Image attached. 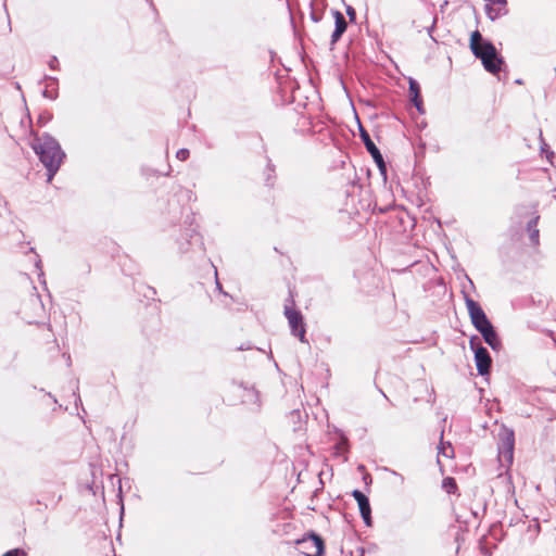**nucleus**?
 I'll list each match as a JSON object with an SVG mask.
<instances>
[{"label":"nucleus","instance_id":"1","mask_svg":"<svg viewBox=\"0 0 556 556\" xmlns=\"http://www.w3.org/2000/svg\"><path fill=\"white\" fill-rule=\"evenodd\" d=\"M31 148L47 169V180L50 182L65 159L64 151L58 140L48 134L36 137L31 142Z\"/></svg>","mask_w":556,"mask_h":556},{"label":"nucleus","instance_id":"2","mask_svg":"<svg viewBox=\"0 0 556 556\" xmlns=\"http://www.w3.org/2000/svg\"><path fill=\"white\" fill-rule=\"evenodd\" d=\"M470 49L473 55L481 60L484 70L493 75L501 71L503 64L502 56L497 53L494 45L484 40L481 34L476 30L470 36Z\"/></svg>","mask_w":556,"mask_h":556},{"label":"nucleus","instance_id":"3","mask_svg":"<svg viewBox=\"0 0 556 556\" xmlns=\"http://www.w3.org/2000/svg\"><path fill=\"white\" fill-rule=\"evenodd\" d=\"M465 304L473 327L481 333L484 341L496 350L500 346V340L481 306L468 295H465Z\"/></svg>","mask_w":556,"mask_h":556},{"label":"nucleus","instance_id":"4","mask_svg":"<svg viewBox=\"0 0 556 556\" xmlns=\"http://www.w3.org/2000/svg\"><path fill=\"white\" fill-rule=\"evenodd\" d=\"M470 349L475 352V363L480 375L489 374L491 367V357L486 349L480 345V340L473 336L469 340Z\"/></svg>","mask_w":556,"mask_h":556},{"label":"nucleus","instance_id":"5","mask_svg":"<svg viewBox=\"0 0 556 556\" xmlns=\"http://www.w3.org/2000/svg\"><path fill=\"white\" fill-rule=\"evenodd\" d=\"M285 315L288 319L292 334L299 337L301 342H305V327L301 313L286 305Z\"/></svg>","mask_w":556,"mask_h":556},{"label":"nucleus","instance_id":"6","mask_svg":"<svg viewBox=\"0 0 556 556\" xmlns=\"http://www.w3.org/2000/svg\"><path fill=\"white\" fill-rule=\"evenodd\" d=\"M514 433L510 430L505 429L501 433V444L498 446V457L507 464L513 463L514 456Z\"/></svg>","mask_w":556,"mask_h":556},{"label":"nucleus","instance_id":"7","mask_svg":"<svg viewBox=\"0 0 556 556\" xmlns=\"http://www.w3.org/2000/svg\"><path fill=\"white\" fill-rule=\"evenodd\" d=\"M298 544L305 556H321L324 553L323 540L315 534L298 541Z\"/></svg>","mask_w":556,"mask_h":556},{"label":"nucleus","instance_id":"8","mask_svg":"<svg viewBox=\"0 0 556 556\" xmlns=\"http://www.w3.org/2000/svg\"><path fill=\"white\" fill-rule=\"evenodd\" d=\"M359 130H361V137L363 139V142H364L367 151L371 154L372 159L375 160V162L377 163L379 168L383 169L384 168V162H383V157H382L379 149L375 146V143L370 139V136L368 135V132L365 129H363L361 127Z\"/></svg>","mask_w":556,"mask_h":556},{"label":"nucleus","instance_id":"9","mask_svg":"<svg viewBox=\"0 0 556 556\" xmlns=\"http://www.w3.org/2000/svg\"><path fill=\"white\" fill-rule=\"evenodd\" d=\"M488 16L493 21L507 13L506 0H484Z\"/></svg>","mask_w":556,"mask_h":556},{"label":"nucleus","instance_id":"10","mask_svg":"<svg viewBox=\"0 0 556 556\" xmlns=\"http://www.w3.org/2000/svg\"><path fill=\"white\" fill-rule=\"evenodd\" d=\"M353 497L356 500L358 504V508L361 511V515L367 526L370 525V505L367 496L363 494L361 491L355 490L353 491Z\"/></svg>","mask_w":556,"mask_h":556},{"label":"nucleus","instance_id":"11","mask_svg":"<svg viewBox=\"0 0 556 556\" xmlns=\"http://www.w3.org/2000/svg\"><path fill=\"white\" fill-rule=\"evenodd\" d=\"M333 17H334L336 28L331 36V43H336L341 38L342 34L345 31L346 26H348L346 21L340 11H334Z\"/></svg>","mask_w":556,"mask_h":556},{"label":"nucleus","instance_id":"12","mask_svg":"<svg viewBox=\"0 0 556 556\" xmlns=\"http://www.w3.org/2000/svg\"><path fill=\"white\" fill-rule=\"evenodd\" d=\"M409 94L412 98V101L414 102L416 109L422 113V101L420 99V89L418 83L410 78L409 79Z\"/></svg>","mask_w":556,"mask_h":556},{"label":"nucleus","instance_id":"13","mask_svg":"<svg viewBox=\"0 0 556 556\" xmlns=\"http://www.w3.org/2000/svg\"><path fill=\"white\" fill-rule=\"evenodd\" d=\"M538 219L539 217H535L528 224L530 240L533 244H538L539 242V230L536 229Z\"/></svg>","mask_w":556,"mask_h":556},{"label":"nucleus","instance_id":"14","mask_svg":"<svg viewBox=\"0 0 556 556\" xmlns=\"http://www.w3.org/2000/svg\"><path fill=\"white\" fill-rule=\"evenodd\" d=\"M439 458L441 456L445 457V458H452L454 456V450L452 447V445L448 443V442H443L441 441L440 445H439Z\"/></svg>","mask_w":556,"mask_h":556},{"label":"nucleus","instance_id":"15","mask_svg":"<svg viewBox=\"0 0 556 556\" xmlns=\"http://www.w3.org/2000/svg\"><path fill=\"white\" fill-rule=\"evenodd\" d=\"M387 472H389L394 478V484L396 485H403L405 482V478L403 475L396 472L395 470L384 468Z\"/></svg>","mask_w":556,"mask_h":556},{"label":"nucleus","instance_id":"16","mask_svg":"<svg viewBox=\"0 0 556 556\" xmlns=\"http://www.w3.org/2000/svg\"><path fill=\"white\" fill-rule=\"evenodd\" d=\"M443 488L445 489V491L447 493H453L454 490L456 489V483L454 481V479L452 478H445L443 480Z\"/></svg>","mask_w":556,"mask_h":556},{"label":"nucleus","instance_id":"17","mask_svg":"<svg viewBox=\"0 0 556 556\" xmlns=\"http://www.w3.org/2000/svg\"><path fill=\"white\" fill-rule=\"evenodd\" d=\"M176 157L180 161H186L189 157V150L180 149L176 153Z\"/></svg>","mask_w":556,"mask_h":556},{"label":"nucleus","instance_id":"18","mask_svg":"<svg viewBox=\"0 0 556 556\" xmlns=\"http://www.w3.org/2000/svg\"><path fill=\"white\" fill-rule=\"evenodd\" d=\"M2 556H26L25 552L18 548L11 549L3 554Z\"/></svg>","mask_w":556,"mask_h":556},{"label":"nucleus","instance_id":"19","mask_svg":"<svg viewBox=\"0 0 556 556\" xmlns=\"http://www.w3.org/2000/svg\"><path fill=\"white\" fill-rule=\"evenodd\" d=\"M30 303H31L35 307H37V308H39V309H42V305H41V303H40L39 299H37V298H36V299H31V300H30Z\"/></svg>","mask_w":556,"mask_h":556},{"label":"nucleus","instance_id":"20","mask_svg":"<svg viewBox=\"0 0 556 556\" xmlns=\"http://www.w3.org/2000/svg\"><path fill=\"white\" fill-rule=\"evenodd\" d=\"M43 96L49 99H54L55 94L51 93V91L45 90Z\"/></svg>","mask_w":556,"mask_h":556},{"label":"nucleus","instance_id":"21","mask_svg":"<svg viewBox=\"0 0 556 556\" xmlns=\"http://www.w3.org/2000/svg\"><path fill=\"white\" fill-rule=\"evenodd\" d=\"M58 64V60L55 58H52L51 61L49 62V65L51 68H55Z\"/></svg>","mask_w":556,"mask_h":556},{"label":"nucleus","instance_id":"22","mask_svg":"<svg viewBox=\"0 0 556 556\" xmlns=\"http://www.w3.org/2000/svg\"><path fill=\"white\" fill-rule=\"evenodd\" d=\"M348 14H349L350 16H354V11H353V9L349 8V9H348Z\"/></svg>","mask_w":556,"mask_h":556},{"label":"nucleus","instance_id":"23","mask_svg":"<svg viewBox=\"0 0 556 556\" xmlns=\"http://www.w3.org/2000/svg\"><path fill=\"white\" fill-rule=\"evenodd\" d=\"M345 445V442H341L338 446V448H342Z\"/></svg>","mask_w":556,"mask_h":556}]
</instances>
